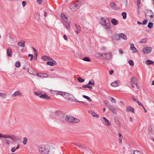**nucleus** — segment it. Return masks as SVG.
Here are the masks:
<instances>
[{
	"label": "nucleus",
	"instance_id": "nucleus-1",
	"mask_svg": "<svg viewBox=\"0 0 154 154\" xmlns=\"http://www.w3.org/2000/svg\"><path fill=\"white\" fill-rule=\"evenodd\" d=\"M49 146L48 145H41L39 146L38 150L41 154H54L49 150Z\"/></svg>",
	"mask_w": 154,
	"mask_h": 154
},
{
	"label": "nucleus",
	"instance_id": "nucleus-2",
	"mask_svg": "<svg viewBox=\"0 0 154 154\" xmlns=\"http://www.w3.org/2000/svg\"><path fill=\"white\" fill-rule=\"evenodd\" d=\"M100 24L104 26V28L106 29H109L111 23L108 18L106 17H101L100 18Z\"/></svg>",
	"mask_w": 154,
	"mask_h": 154
},
{
	"label": "nucleus",
	"instance_id": "nucleus-3",
	"mask_svg": "<svg viewBox=\"0 0 154 154\" xmlns=\"http://www.w3.org/2000/svg\"><path fill=\"white\" fill-rule=\"evenodd\" d=\"M65 119L67 122L72 123L79 122L80 121L79 119H78L68 115H66L65 116Z\"/></svg>",
	"mask_w": 154,
	"mask_h": 154
},
{
	"label": "nucleus",
	"instance_id": "nucleus-4",
	"mask_svg": "<svg viewBox=\"0 0 154 154\" xmlns=\"http://www.w3.org/2000/svg\"><path fill=\"white\" fill-rule=\"evenodd\" d=\"M84 0H76V2L77 3L74 4V6L75 8H77V9H76L75 8L74 9H72V8H73L74 6L73 5H70L69 8L72 11H74L79 8L80 6L84 2Z\"/></svg>",
	"mask_w": 154,
	"mask_h": 154
},
{
	"label": "nucleus",
	"instance_id": "nucleus-5",
	"mask_svg": "<svg viewBox=\"0 0 154 154\" xmlns=\"http://www.w3.org/2000/svg\"><path fill=\"white\" fill-rule=\"evenodd\" d=\"M145 15L149 16L151 19L154 18V13L150 10H147L145 14Z\"/></svg>",
	"mask_w": 154,
	"mask_h": 154
},
{
	"label": "nucleus",
	"instance_id": "nucleus-6",
	"mask_svg": "<svg viewBox=\"0 0 154 154\" xmlns=\"http://www.w3.org/2000/svg\"><path fill=\"white\" fill-rule=\"evenodd\" d=\"M152 50V48L149 47H144L143 49V53L146 54H149L151 52Z\"/></svg>",
	"mask_w": 154,
	"mask_h": 154
},
{
	"label": "nucleus",
	"instance_id": "nucleus-7",
	"mask_svg": "<svg viewBox=\"0 0 154 154\" xmlns=\"http://www.w3.org/2000/svg\"><path fill=\"white\" fill-rule=\"evenodd\" d=\"M110 6L112 9L114 10H117L120 8V7L118 6L113 2H112L110 3Z\"/></svg>",
	"mask_w": 154,
	"mask_h": 154
},
{
	"label": "nucleus",
	"instance_id": "nucleus-8",
	"mask_svg": "<svg viewBox=\"0 0 154 154\" xmlns=\"http://www.w3.org/2000/svg\"><path fill=\"white\" fill-rule=\"evenodd\" d=\"M112 56V54L110 53H106L103 54V58L107 60H110L111 57Z\"/></svg>",
	"mask_w": 154,
	"mask_h": 154
},
{
	"label": "nucleus",
	"instance_id": "nucleus-9",
	"mask_svg": "<svg viewBox=\"0 0 154 154\" xmlns=\"http://www.w3.org/2000/svg\"><path fill=\"white\" fill-rule=\"evenodd\" d=\"M39 97L41 99H43L46 100H49L51 98L50 97L46 94H41L39 96Z\"/></svg>",
	"mask_w": 154,
	"mask_h": 154
},
{
	"label": "nucleus",
	"instance_id": "nucleus-10",
	"mask_svg": "<svg viewBox=\"0 0 154 154\" xmlns=\"http://www.w3.org/2000/svg\"><path fill=\"white\" fill-rule=\"evenodd\" d=\"M131 82L130 84L131 85L135 84L137 83V79L134 76H132L130 79Z\"/></svg>",
	"mask_w": 154,
	"mask_h": 154
},
{
	"label": "nucleus",
	"instance_id": "nucleus-11",
	"mask_svg": "<svg viewBox=\"0 0 154 154\" xmlns=\"http://www.w3.org/2000/svg\"><path fill=\"white\" fill-rule=\"evenodd\" d=\"M12 51L10 48H8L7 50V56L9 57H11L12 56Z\"/></svg>",
	"mask_w": 154,
	"mask_h": 154
},
{
	"label": "nucleus",
	"instance_id": "nucleus-12",
	"mask_svg": "<svg viewBox=\"0 0 154 154\" xmlns=\"http://www.w3.org/2000/svg\"><path fill=\"white\" fill-rule=\"evenodd\" d=\"M47 64L48 65L53 66L54 65H57V63L55 60H52V61H48L47 62Z\"/></svg>",
	"mask_w": 154,
	"mask_h": 154
},
{
	"label": "nucleus",
	"instance_id": "nucleus-13",
	"mask_svg": "<svg viewBox=\"0 0 154 154\" xmlns=\"http://www.w3.org/2000/svg\"><path fill=\"white\" fill-rule=\"evenodd\" d=\"M68 100L72 101L79 102V101L77 100L73 95H70V97L68 98Z\"/></svg>",
	"mask_w": 154,
	"mask_h": 154
},
{
	"label": "nucleus",
	"instance_id": "nucleus-14",
	"mask_svg": "<svg viewBox=\"0 0 154 154\" xmlns=\"http://www.w3.org/2000/svg\"><path fill=\"white\" fill-rule=\"evenodd\" d=\"M130 49L133 51V52L135 53L136 52H138V51L136 48L134 47V45L133 44H132L130 45Z\"/></svg>",
	"mask_w": 154,
	"mask_h": 154
},
{
	"label": "nucleus",
	"instance_id": "nucleus-15",
	"mask_svg": "<svg viewBox=\"0 0 154 154\" xmlns=\"http://www.w3.org/2000/svg\"><path fill=\"white\" fill-rule=\"evenodd\" d=\"M18 95L20 96H22V94L21 93H20L19 91H17L15 92L12 95V97H14V96H16Z\"/></svg>",
	"mask_w": 154,
	"mask_h": 154
},
{
	"label": "nucleus",
	"instance_id": "nucleus-16",
	"mask_svg": "<svg viewBox=\"0 0 154 154\" xmlns=\"http://www.w3.org/2000/svg\"><path fill=\"white\" fill-rule=\"evenodd\" d=\"M79 143H72V144H73L74 145H75L76 146H77L79 147V148H83V149H85V147L84 146V145L83 144H79Z\"/></svg>",
	"mask_w": 154,
	"mask_h": 154
},
{
	"label": "nucleus",
	"instance_id": "nucleus-17",
	"mask_svg": "<svg viewBox=\"0 0 154 154\" xmlns=\"http://www.w3.org/2000/svg\"><path fill=\"white\" fill-rule=\"evenodd\" d=\"M126 110L127 111L131 112L133 113H134V109L130 106H127L126 108Z\"/></svg>",
	"mask_w": 154,
	"mask_h": 154
},
{
	"label": "nucleus",
	"instance_id": "nucleus-18",
	"mask_svg": "<svg viewBox=\"0 0 154 154\" xmlns=\"http://www.w3.org/2000/svg\"><path fill=\"white\" fill-rule=\"evenodd\" d=\"M111 23L114 25H116L118 23V21L115 18L112 19L111 21Z\"/></svg>",
	"mask_w": 154,
	"mask_h": 154
},
{
	"label": "nucleus",
	"instance_id": "nucleus-19",
	"mask_svg": "<svg viewBox=\"0 0 154 154\" xmlns=\"http://www.w3.org/2000/svg\"><path fill=\"white\" fill-rule=\"evenodd\" d=\"M65 22L64 23H63V24L64 25V27L66 28V29L68 30H69L70 26V25L67 21Z\"/></svg>",
	"mask_w": 154,
	"mask_h": 154
},
{
	"label": "nucleus",
	"instance_id": "nucleus-20",
	"mask_svg": "<svg viewBox=\"0 0 154 154\" xmlns=\"http://www.w3.org/2000/svg\"><path fill=\"white\" fill-rule=\"evenodd\" d=\"M119 34L120 35V38H122L124 40H127V37L125 34L122 33H120Z\"/></svg>",
	"mask_w": 154,
	"mask_h": 154
},
{
	"label": "nucleus",
	"instance_id": "nucleus-21",
	"mask_svg": "<svg viewBox=\"0 0 154 154\" xmlns=\"http://www.w3.org/2000/svg\"><path fill=\"white\" fill-rule=\"evenodd\" d=\"M62 96L65 98L68 99V97L70 96V94L68 93L64 92V94H63Z\"/></svg>",
	"mask_w": 154,
	"mask_h": 154
},
{
	"label": "nucleus",
	"instance_id": "nucleus-22",
	"mask_svg": "<svg viewBox=\"0 0 154 154\" xmlns=\"http://www.w3.org/2000/svg\"><path fill=\"white\" fill-rule=\"evenodd\" d=\"M2 137L5 138H11V136L8 135H2L0 133V138Z\"/></svg>",
	"mask_w": 154,
	"mask_h": 154
},
{
	"label": "nucleus",
	"instance_id": "nucleus-23",
	"mask_svg": "<svg viewBox=\"0 0 154 154\" xmlns=\"http://www.w3.org/2000/svg\"><path fill=\"white\" fill-rule=\"evenodd\" d=\"M146 64L149 65L151 64L154 65V62L150 60H147L146 61Z\"/></svg>",
	"mask_w": 154,
	"mask_h": 154
},
{
	"label": "nucleus",
	"instance_id": "nucleus-24",
	"mask_svg": "<svg viewBox=\"0 0 154 154\" xmlns=\"http://www.w3.org/2000/svg\"><path fill=\"white\" fill-rule=\"evenodd\" d=\"M114 38L117 41L119 40L120 39V35L119 33L118 34H116L115 35Z\"/></svg>",
	"mask_w": 154,
	"mask_h": 154
},
{
	"label": "nucleus",
	"instance_id": "nucleus-25",
	"mask_svg": "<svg viewBox=\"0 0 154 154\" xmlns=\"http://www.w3.org/2000/svg\"><path fill=\"white\" fill-rule=\"evenodd\" d=\"M61 17L62 19L64 21V22L67 21V19L65 15L62 14L61 15Z\"/></svg>",
	"mask_w": 154,
	"mask_h": 154
},
{
	"label": "nucleus",
	"instance_id": "nucleus-26",
	"mask_svg": "<svg viewBox=\"0 0 154 154\" xmlns=\"http://www.w3.org/2000/svg\"><path fill=\"white\" fill-rule=\"evenodd\" d=\"M103 119L104 120L105 123L107 125H110V123L109 122L108 119H106L105 117H103Z\"/></svg>",
	"mask_w": 154,
	"mask_h": 154
},
{
	"label": "nucleus",
	"instance_id": "nucleus-27",
	"mask_svg": "<svg viewBox=\"0 0 154 154\" xmlns=\"http://www.w3.org/2000/svg\"><path fill=\"white\" fill-rule=\"evenodd\" d=\"M25 42L24 41L23 42H19L18 43L17 45L19 46H21L22 47H24L25 46L24 44Z\"/></svg>",
	"mask_w": 154,
	"mask_h": 154
},
{
	"label": "nucleus",
	"instance_id": "nucleus-28",
	"mask_svg": "<svg viewBox=\"0 0 154 154\" xmlns=\"http://www.w3.org/2000/svg\"><path fill=\"white\" fill-rule=\"evenodd\" d=\"M111 85L113 87H116L118 86V84L117 81L112 82L111 84Z\"/></svg>",
	"mask_w": 154,
	"mask_h": 154
},
{
	"label": "nucleus",
	"instance_id": "nucleus-29",
	"mask_svg": "<svg viewBox=\"0 0 154 154\" xmlns=\"http://www.w3.org/2000/svg\"><path fill=\"white\" fill-rule=\"evenodd\" d=\"M147 40V39L146 38H144L142 39L140 42V43H146Z\"/></svg>",
	"mask_w": 154,
	"mask_h": 154
},
{
	"label": "nucleus",
	"instance_id": "nucleus-30",
	"mask_svg": "<svg viewBox=\"0 0 154 154\" xmlns=\"http://www.w3.org/2000/svg\"><path fill=\"white\" fill-rule=\"evenodd\" d=\"M82 97L85 99H87L89 102H91L92 100L89 97L85 95H82Z\"/></svg>",
	"mask_w": 154,
	"mask_h": 154
},
{
	"label": "nucleus",
	"instance_id": "nucleus-31",
	"mask_svg": "<svg viewBox=\"0 0 154 154\" xmlns=\"http://www.w3.org/2000/svg\"><path fill=\"white\" fill-rule=\"evenodd\" d=\"M91 114L93 117H94L96 118H98L99 116L98 115L96 114L94 111H91Z\"/></svg>",
	"mask_w": 154,
	"mask_h": 154
},
{
	"label": "nucleus",
	"instance_id": "nucleus-32",
	"mask_svg": "<svg viewBox=\"0 0 154 154\" xmlns=\"http://www.w3.org/2000/svg\"><path fill=\"white\" fill-rule=\"evenodd\" d=\"M122 15L123 17V18L124 19H125L127 17V13L125 12H123L122 13Z\"/></svg>",
	"mask_w": 154,
	"mask_h": 154
},
{
	"label": "nucleus",
	"instance_id": "nucleus-33",
	"mask_svg": "<svg viewBox=\"0 0 154 154\" xmlns=\"http://www.w3.org/2000/svg\"><path fill=\"white\" fill-rule=\"evenodd\" d=\"M83 60L85 61L90 62L91 61V59L89 57H86L83 58Z\"/></svg>",
	"mask_w": 154,
	"mask_h": 154
},
{
	"label": "nucleus",
	"instance_id": "nucleus-34",
	"mask_svg": "<svg viewBox=\"0 0 154 154\" xmlns=\"http://www.w3.org/2000/svg\"><path fill=\"white\" fill-rule=\"evenodd\" d=\"M88 85H94L95 83L94 82V81L93 79H92L91 81H90L88 83Z\"/></svg>",
	"mask_w": 154,
	"mask_h": 154
},
{
	"label": "nucleus",
	"instance_id": "nucleus-35",
	"mask_svg": "<svg viewBox=\"0 0 154 154\" xmlns=\"http://www.w3.org/2000/svg\"><path fill=\"white\" fill-rule=\"evenodd\" d=\"M147 26L149 28H151L153 26V23L151 22H149Z\"/></svg>",
	"mask_w": 154,
	"mask_h": 154
},
{
	"label": "nucleus",
	"instance_id": "nucleus-36",
	"mask_svg": "<svg viewBox=\"0 0 154 154\" xmlns=\"http://www.w3.org/2000/svg\"><path fill=\"white\" fill-rule=\"evenodd\" d=\"M0 97H2L3 98H6L7 97L6 95L3 93H0Z\"/></svg>",
	"mask_w": 154,
	"mask_h": 154
},
{
	"label": "nucleus",
	"instance_id": "nucleus-37",
	"mask_svg": "<svg viewBox=\"0 0 154 154\" xmlns=\"http://www.w3.org/2000/svg\"><path fill=\"white\" fill-rule=\"evenodd\" d=\"M77 80L79 82L81 83L85 81L84 79H82L81 77H78Z\"/></svg>",
	"mask_w": 154,
	"mask_h": 154
},
{
	"label": "nucleus",
	"instance_id": "nucleus-38",
	"mask_svg": "<svg viewBox=\"0 0 154 154\" xmlns=\"http://www.w3.org/2000/svg\"><path fill=\"white\" fill-rule=\"evenodd\" d=\"M109 98L111 100V101H112V102L113 103H116V100L115 98H114L113 97H112L110 96L109 97Z\"/></svg>",
	"mask_w": 154,
	"mask_h": 154
},
{
	"label": "nucleus",
	"instance_id": "nucleus-39",
	"mask_svg": "<svg viewBox=\"0 0 154 154\" xmlns=\"http://www.w3.org/2000/svg\"><path fill=\"white\" fill-rule=\"evenodd\" d=\"M43 58L45 57H47V58H48L47 60H50L51 61H52V60H55L52 58L50 57H48L47 56H43Z\"/></svg>",
	"mask_w": 154,
	"mask_h": 154
},
{
	"label": "nucleus",
	"instance_id": "nucleus-40",
	"mask_svg": "<svg viewBox=\"0 0 154 154\" xmlns=\"http://www.w3.org/2000/svg\"><path fill=\"white\" fill-rule=\"evenodd\" d=\"M133 154H143V152L138 150H136L134 151Z\"/></svg>",
	"mask_w": 154,
	"mask_h": 154
},
{
	"label": "nucleus",
	"instance_id": "nucleus-41",
	"mask_svg": "<svg viewBox=\"0 0 154 154\" xmlns=\"http://www.w3.org/2000/svg\"><path fill=\"white\" fill-rule=\"evenodd\" d=\"M111 111H112V112L114 114H117V111L115 108L114 109H111Z\"/></svg>",
	"mask_w": 154,
	"mask_h": 154
},
{
	"label": "nucleus",
	"instance_id": "nucleus-42",
	"mask_svg": "<svg viewBox=\"0 0 154 154\" xmlns=\"http://www.w3.org/2000/svg\"><path fill=\"white\" fill-rule=\"evenodd\" d=\"M35 94L37 96H39L41 95L42 94L41 92L35 91L34 92Z\"/></svg>",
	"mask_w": 154,
	"mask_h": 154
},
{
	"label": "nucleus",
	"instance_id": "nucleus-43",
	"mask_svg": "<svg viewBox=\"0 0 154 154\" xmlns=\"http://www.w3.org/2000/svg\"><path fill=\"white\" fill-rule=\"evenodd\" d=\"M55 93L57 94L60 95L62 96L63 94H64V92L61 91H56Z\"/></svg>",
	"mask_w": 154,
	"mask_h": 154
},
{
	"label": "nucleus",
	"instance_id": "nucleus-44",
	"mask_svg": "<svg viewBox=\"0 0 154 154\" xmlns=\"http://www.w3.org/2000/svg\"><path fill=\"white\" fill-rule=\"evenodd\" d=\"M75 26L77 29L79 31H80L81 30V28L80 26L76 24H75Z\"/></svg>",
	"mask_w": 154,
	"mask_h": 154
},
{
	"label": "nucleus",
	"instance_id": "nucleus-45",
	"mask_svg": "<svg viewBox=\"0 0 154 154\" xmlns=\"http://www.w3.org/2000/svg\"><path fill=\"white\" fill-rule=\"evenodd\" d=\"M103 54L102 53H97L96 54V56L97 57H103Z\"/></svg>",
	"mask_w": 154,
	"mask_h": 154
},
{
	"label": "nucleus",
	"instance_id": "nucleus-46",
	"mask_svg": "<svg viewBox=\"0 0 154 154\" xmlns=\"http://www.w3.org/2000/svg\"><path fill=\"white\" fill-rule=\"evenodd\" d=\"M20 64L19 61L15 63V66L17 67H19L20 66Z\"/></svg>",
	"mask_w": 154,
	"mask_h": 154
},
{
	"label": "nucleus",
	"instance_id": "nucleus-47",
	"mask_svg": "<svg viewBox=\"0 0 154 154\" xmlns=\"http://www.w3.org/2000/svg\"><path fill=\"white\" fill-rule=\"evenodd\" d=\"M129 65L131 66H133L134 65V63L132 60H130L129 61Z\"/></svg>",
	"mask_w": 154,
	"mask_h": 154
},
{
	"label": "nucleus",
	"instance_id": "nucleus-48",
	"mask_svg": "<svg viewBox=\"0 0 154 154\" xmlns=\"http://www.w3.org/2000/svg\"><path fill=\"white\" fill-rule=\"evenodd\" d=\"M23 139H24V140L23 142V143L24 145H26L27 143V139L26 137H24L23 138Z\"/></svg>",
	"mask_w": 154,
	"mask_h": 154
},
{
	"label": "nucleus",
	"instance_id": "nucleus-49",
	"mask_svg": "<svg viewBox=\"0 0 154 154\" xmlns=\"http://www.w3.org/2000/svg\"><path fill=\"white\" fill-rule=\"evenodd\" d=\"M137 9L139 10L140 8V2H137Z\"/></svg>",
	"mask_w": 154,
	"mask_h": 154
},
{
	"label": "nucleus",
	"instance_id": "nucleus-50",
	"mask_svg": "<svg viewBox=\"0 0 154 154\" xmlns=\"http://www.w3.org/2000/svg\"><path fill=\"white\" fill-rule=\"evenodd\" d=\"M29 57H30V60H32L33 58V56L32 54H29L28 55Z\"/></svg>",
	"mask_w": 154,
	"mask_h": 154
},
{
	"label": "nucleus",
	"instance_id": "nucleus-51",
	"mask_svg": "<svg viewBox=\"0 0 154 154\" xmlns=\"http://www.w3.org/2000/svg\"><path fill=\"white\" fill-rule=\"evenodd\" d=\"M147 21L145 19L143 21V22L142 23V24L143 25H146L147 24Z\"/></svg>",
	"mask_w": 154,
	"mask_h": 154
},
{
	"label": "nucleus",
	"instance_id": "nucleus-52",
	"mask_svg": "<svg viewBox=\"0 0 154 154\" xmlns=\"http://www.w3.org/2000/svg\"><path fill=\"white\" fill-rule=\"evenodd\" d=\"M153 128H150L149 129V133L151 134H152L153 133L152 131H153Z\"/></svg>",
	"mask_w": 154,
	"mask_h": 154
},
{
	"label": "nucleus",
	"instance_id": "nucleus-53",
	"mask_svg": "<svg viewBox=\"0 0 154 154\" xmlns=\"http://www.w3.org/2000/svg\"><path fill=\"white\" fill-rule=\"evenodd\" d=\"M22 4L23 6L24 7L26 5V2L25 1H23L22 2Z\"/></svg>",
	"mask_w": 154,
	"mask_h": 154
},
{
	"label": "nucleus",
	"instance_id": "nucleus-54",
	"mask_svg": "<svg viewBox=\"0 0 154 154\" xmlns=\"http://www.w3.org/2000/svg\"><path fill=\"white\" fill-rule=\"evenodd\" d=\"M137 103L138 104V105L140 106H143L142 105L141 103L138 100L137 101Z\"/></svg>",
	"mask_w": 154,
	"mask_h": 154
},
{
	"label": "nucleus",
	"instance_id": "nucleus-55",
	"mask_svg": "<svg viewBox=\"0 0 154 154\" xmlns=\"http://www.w3.org/2000/svg\"><path fill=\"white\" fill-rule=\"evenodd\" d=\"M35 73L36 74H34V75H35V76L39 77H41V75H40V74H39L38 73H37V72H35Z\"/></svg>",
	"mask_w": 154,
	"mask_h": 154
},
{
	"label": "nucleus",
	"instance_id": "nucleus-56",
	"mask_svg": "<svg viewBox=\"0 0 154 154\" xmlns=\"http://www.w3.org/2000/svg\"><path fill=\"white\" fill-rule=\"evenodd\" d=\"M5 141L6 143L7 144L9 145L10 144V142L8 140L6 139L5 140Z\"/></svg>",
	"mask_w": 154,
	"mask_h": 154
},
{
	"label": "nucleus",
	"instance_id": "nucleus-57",
	"mask_svg": "<svg viewBox=\"0 0 154 154\" xmlns=\"http://www.w3.org/2000/svg\"><path fill=\"white\" fill-rule=\"evenodd\" d=\"M88 85H88V84L87 85H82V87H83L84 88H88V86H89Z\"/></svg>",
	"mask_w": 154,
	"mask_h": 154
},
{
	"label": "nucleus",
	"instance_id": "nucleus-58",
	"mask_svg": "<svg viewBox=\"0 0 154 154\" xmlns=\"http://www.w3.org/2000/svg\"><path fill=\"white\" fill-rule=\"evenodd\" d=\"M43 0H37L39 4H42Z\"/></svg>",
	"mask_w": 154,
	"mask_h": 154
},
{
	"label": "nucleus",
	"instance_id": "nucleus-59",
	"mask_svg": "<svg viewBox=\"0 0 154 154\" xmlns=\"http://www.w3.org/2000/svg\"><path fill=\"white\" fill-rule=\"evenodd\" d=\"M48 76V74H47L43 73V77H46Z\"/></svg>",
	"mask_w": 154,
	"mask_h": 154
},
{
	"label": "nucleus",
	"instance_id": "nucleus-60",
	"mask_svg": "<svg viewBox=\"0 0 154 154\" xmlns=\"http://www.w3.org/2000/svg\"><path fill=\"white\" fill-rule=\"evenodd\" d=\"M42 59L44 60L47 61L48 58H47V57H45L43 58V56L42 57Z\"/></svg>",
	"mask_w": 154,
	"mask_h": 154
},
{
	"label": "nucleus",
	"instance_id": "nucleus-61",
	"mask_svg": "<svg viewBox=\"0 0 154 154\" xmlns=\"http://www.w3.org/2000/svg\"><path fill=\"white\" fill-rule=\"evenodd\" d=\"M115 107L111 105L109 106V107L108 108L109 109L111 110V109H114Z\"/></svg>",
	"mask_w": 154,
	"mask_h": 154
},
{
	"label": "nucleus",
	"instance_id": "nucleus-62",
	"mask_svg": "<svg viewBox=\"0 0 154 154\" xmlns=\"http://www.w3.org/2000/svg\"><path fill=\"white\" fill-rule=\"evenodd\" d=\"M16 149H15L14 147H13V148L11 149V151L12 152H14Z\"/></svg>",
	"mask_w": 154,
	"mask_h": 154
},
{
	"label": "nucleus",
	"instance_id": "nucleus-63",
	"mask_svg": "<svg viewBox=\"0 0 154 154\" xmlns=\"http://www.w3.org/2000/svg\"><path fill=\"white\" fill-rule=\"evenodd\" d=\"M114 71L113 70H111L109 72V74L110 75H112L113 73L114 72Z\"/></svg>",
	"mask_w": 154,
	"mask_h": 154
},
{
	"label": "nucleus",
	"instance_id": "nucleus-64",
	"mask_svg": "<svg viewBox=\"0 0 154 154\" xmlns=\"http://www.w3.org/2000/svg\"><path fill=\"white\" fill-rule=\"evenodd\" d=\"M119 53L122 54L123 53V51L121 49H119Z\"/></svg>",
	"mask_w": 154,
	"mask_h": 154
}]
</instances>
